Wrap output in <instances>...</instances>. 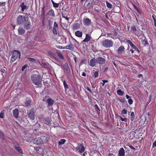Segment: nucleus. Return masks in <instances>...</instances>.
<instances>
[{"label":"nucleus","mask_w":156,"mask_h":156,"mask_svg":"<svg viewBox=\"0 0 156 156\" xmlns=\"http://www.w3.org/2000/svg\"><path fill=\"white\" fill-rule=\"evenodd\" d=\"M33 83L36 85H39L41 82V76L38 74H34L31 77Z\"/></svg>","instance_id":"nucleus-1"},{"label":"nucleus","mask_w":156,"mask_h":156,"mask_svg":"<svg viewBox=\"0 0 156 156\" xmlns=\"http://www.w3.org/2000/svg\"><path fill=\"white\" fill-rule=\"evenodd\" d=\"M29 17L27 16H22V15L19 16L16 19L17 22L19 24H22L25 21L28 20Z\"/></svg>","instance_id":"nucleus-2"},{"label":"nucleus","mask_w":156,"mask_h":156,"mask_svg":"<svg viewBox=\"0 0 156 156\" xmlns=\"http://www.w3.org/2000/svg\"><path fill=\"white\" fill-rule=\"evenodd\" d=\"M21 53L20 51L17 50H14L13 52L11 59V62H14L19 57L20 58V57Z\"/></svg>","instance_id":"nucleus-3"},{"label":"nucleus","mask_w":156,"mask_h":156,"mask_svg":"<svg viewBox=\"0 0 156 156\" xmlns=\"http://www.w3.org/2000/svg\"><path fill=\"white\" fill-rule=\"evenodd\" d=\"M102 44L104 47L108 48L112 47L113 44V43L110 40L105 39L102 41Z\"/></svg>","instance_id":"nucleus-4"},{"label":"nucleus","mask_w":156,"mask_h":156,"mask_svg":"<svg viewBox=\"0 0 156 156\" xmlns=\"http://www.w3.org/2000/svg\"><path fill=\"white\" fill-rule=\"evenodd\" d=\"M35 111L34 108H32L27 112L28 116L31 120H34L35 119Z\"/></svg>","instance_id":"nucleus-5"},{"label":"nucleus","mask_w":156,"mask_h":156,"mask_svg":"<svg viewBox=\"0 0 156 156\" xmlns=\"http://www.w3.org/2000/svg\"><path fill=\"white\" fill-rule=\"evenodd\" d=\"M41 144H43L47 142L49 140V136H43L39 137Z\"/></svg>","instance_id":"nucleus-6"},{"label":"nucleus","mask_w":156,"mask_h":156,"mask_svg":"<svg viewBox=\"0 0 156 156\" xmlns=\"http://www.w3.org/2000/svg\"><path fill=\"white\" fill-rule=\"evenodd\" d=\"M76 151H78L79 153H82L85 150V148L82 144H78V146L76 148Z\"/></svg>","instance_id":"nucleus-7"},{"label":"nucleus","mask_w":156,"mask_h":156,"mask_svg":"<svg viewBox=\"0 0 156 156\" xmlns=\"http://www.w3.org/2000/svg\"><path fill=\"white\" fill-rule=\"evenodd\" d=\"M92 1H90V0H87L83 5L84 9H88L92 4Z\"/></svg>","instance_id":"nucleus-8"},{"label":"nucleus","mask_w":156,"mask_h":156,"mask_svg":"<svg viewBox=\"0 0 156 156\" xmlns=\"http://www.w3.org/2000/svg\"><path fill=\"white\" fill-rule=\"evenodd\" d=\"M105 59L102 57H99L96 58V62L97 63L103 64L105 63Z\"/></svg>","instance_id":"nucleus-9"},{"label":"nucleus","mask_w":156,"mask_h":156,"mask_svg":"<svg viewBox=\"0 0 156 156\" xmlns=\"http://www.w3.org/2000/svg\"><path fill=\"white\" fill-rule=\"evenodd\" d=\"M83 22L84 25L86 26H89L91 24V20L87 18L84 19Z\"/></svg>","instance_id":"nucleus-10"},{"label":"nucleus","mask_w":156,"mask_h":156,"mask_svg":"<svg viewBox=\"0 0 156 156\" xmlns=\"http://www.w3.org/2000/svg\"><path fill=\"white\" fill-rule=\"evenodd\" d=\"M96 63H97L96 59H95L94 58H93L90 60L89 62V65L91 66L94 67L95 66Z\"/></svg>","instance_id":"nucleus-11"},{"label":"nucleus","mask_w":156,"mask_h":156,"mask_svg":"<svg viewBox=\"0 0 156 156\" xmlns=\"http://www.w3.org/2000/svg\"><path fill=\"white\" fill-rule=\"evenodd\" d=\"M25 22H26L24 25V28L27 30L29 29L31 26L30 22L28 21V20L25 21Z\"/></svg>","instance_id":"nucleus-12"},{"label":"nucleus","mask_w":156,"mask_h":156,"mask_svg":"<svg viewBox=\"0 0 156 156\" xmlns=\"http://www.w3.org/2000/svg\"><path fill=\"white\" fill-rule=\"evenodd\" d=\"M32 141L34 144H41L39 137L33 139L32 140Z\"/></svg>","instance_id":"nucleus-13"},{"label":"nucleus","mask_w":156,"mask_h":156,"mask_svg":"<svg viewBox=\"0 0 156 156\" xmlns=\"http://www.w3.org/2000/svg\"><path fill=\"white\" fill-rule=\"evenodd\" d=\"M63 67L66 70V72L68 73H70L71 71L69 68L68 65L67 63H65L63 66Z\"/></svg>","instance_id":"nucleus-14"},{"label":"nucleus","mask_w":156,"mask_h":156,"mask_svg":"<svg viewBox=\"0 0 156 156\" xmlns=\"http://www.w3.org/2000/svg\"><path fill=\"white\" fill-rule=\"evenodd\" d=\"M44 123L47 125H49L51 123V120L49 117H47L44 119Z\"/></svg>","instance_id":"nucleus-15"},{"label":"nucleus","mask_w":156,"mask_h":156,"mask_svg":"<svg viewBox=\"0 0 156 156\" xmlns=\"http://www.w3.org/2000/svg\"><path fill=\"white\" fill-rule=\"evenodd\" d=\"M124 48L123 46H120L117 51V53L118 54H122L124 51Z\"/></svg>","instance_id":"nucleus-16"},{"label":"nucleus","mask_w":156,"mask_h":156,"mask_svg":"<svg viewBox=\"0 0 156 156\" xmlns=\"http://www.w3.org/2000/svg\"><path fill=\"white\" fill-rule=\"evenodd\" d=\"M18 144L14 145L15 148L20 153L23 154V151L20 147L18 146Z\"/></svg>","instance_id":"nucleus-17"},{"label":"nucleus","mask_w":156,"mask_h":156,"mask_svg":"<svg viewBox=\"0 0 156 156\" xmlns=\"http://www.w3.org/2000/svg\"><path fill=\"white\" fill-rule=\"evenodd\" d=\"M119 156H124V150L123 148H121L119 151Z\"/></svg>","instance_id":"nucleus-18"},{"label":"nucleus","mask_w":156,"mask_h":156,"mask_svg":"<svg viewBox=\"0 0 156 156\" xmlns=\"http://www.w3.org/2000/svg\"><path fill=\"white\" fill-rule=\"evenodd\" d=\"M18 31L19 35H22L25 33V30L22 27H20L18 29Z\"/></svg>","instance_id":"nucleus-19"},{"label":"nucleus","mask_w":156,"mask_h":156,"mask_svg":"<svg viewBox=\"0 0 156 156\" xmlns=\"http://www.w3.org/2000/svg\"><path fill=\"white\" fill-rule=\"evenodd\" d=\"M47 102L48 103V106H52L54 102V101L51 98L48 99Z\"/></svg>","instance_id":"nucleus-20"},{"label":"nucleus","mask_w":156,"mask_h":156,"mask_svg":"<svg viewBox=\"0 0 156 156\" xmlns=\"http://www.w3.org/2000/svg\"><path fill=\"white\" fill-rule=\"evenodd\" d=\"M48 55L53 58L55 60L57 59V58L55 57V55L51 51H49L48 52Z\"/></svg>","instance_id":"nucleus-21"},{"label":"nucleus","mask_w":156,"mask_h":156,"mask_svg":"<svg viewBox=\"0 0 156 156\" xmlns=\"http://www.w3.org/2000/svg\"><path fill=\"white\" fill-rule=\"evenodd\" d=\"M13 114L14 117L16 118H17L18 117V110L17 109H15L13 111Z\"/></svg>","instance_id":"nucleus-22"},{"label":"nucleus","mask_w":156,"mask_h":156,"mask_svg":"<svg viewBox=\"0 0 156 156\" xmlns=\"http://www.w3.org/2000/svg\"><path fill=\"white\" fill-rule=\"evenodd\" d=\"M65 49H69L71 51H73L74 49V46L73 44H70L69 45H68L65 47Z\"/></svg>","instance_id":"nucleus-23"},{"label":"nucleus","mask_w":156,"mask_h":156,"mask_svg":"<svg viewBox=\"0 0 156 156\" xmlns=\"http://www.w3.org/2000/svg\"><path fill=\"white\" fill-rule=\"evenodd\" d=\"M47 14L50 16H52L53 17L55 16L54 12L52 9H51L47 13Z\"/></svg>","instance_id":"nucleus-24"},{"label":"nucleus","mask_w":156,"mask_h":156,"mask_svg":"<svg viewBox=\"0 0 156 156\" xmlns=\"http://www.w3.org/2000/svg\"><path fill=\"white\" fill-rule=\"evenodd\" d=\"M90 36L88 34H86V38L83 40V42H87L90 41Z\"/></svg>","instance_id":"nucleus-25"},{"label":"nucleus","mask_w":156,"mask_h":156,"mask_svg":"<svg viewBox=\"0 0 156 156\" xmlns=\"http://www.w3.org/2000/svg\"><path fill=\"white\" fill-rule=\"evenodd\" d=\"M75 34L77 37H82V33L80 31L77 30L75 32Z\"/></svg>","instance_id":"nucleus-26"},{"label":"nucleus","mask_w":156,"mask_h":156,"mask_svg":"<svg viewBox=\"0 0 156 156\" xmlns=\"http://www.w3.org/2000/svg\"><path fill=\"white\" fill-rule=\"evenodd\" d=\"M80 27V25L77 23L74 24L73 26V28L74 30H77Z\"/></svg>","instance_id":"nucleus-27"},{"label":"nucleus","mask_w":156,"mask_h":156,"mask_svg":"<svg viewBox=\"0 0 156 156\" xmlns=\"http://www.w3.org/2000/svg\"><path fill=\"white\" fill-rule=\"evenodd\" d=\"M127 43L129 44L130 45L135 49H137V48L133 44V43L129 40L127 41Z\"/></svg>","instance_id":"nucleus-28"},{"label":"nucleus","mask_w":156,"mask_h":156,"mask_svg":"<svg viewBox=\"0 0 156 156\" xmlns=\"http://www.w3.org/2000/svg\"><path fill=\"white\" fill-rule=\"evenodd\" d=\"M20 6L22 8V11L23 12L25 9H26L27 6L24 5V3L23 2Z\"/></svg>","instance_id":"nucleus-29"},{"label":"nucleus","mask_w":156,"mask_h":156,"mask_svg":"<svg viewBox=\"0 0 156 156\" xmlns=\"http://www.w3.org/2000/svg\"><path fill=\"white\" fill-rule=\"evenodd\" d=\"M56 53L59 56V58L61 59H64V58L63 56H62V54L60 53V52L58 51H56Z\"/></svg>","instance_id":"nucleus-30"},{"label":"nucleus","mask_w":156,"mask_h":156,"mask_svg":"<svg viewBox=\"0 0 156 156\" xmlns=\"http://www.w3.org/2000/svg\"><path fill=\"white\" fill-rule=\"evenodd\" d=\"M31 103V101L30 100L27 101L25 102V105L27 106H28L30 105Z\"/></svg>","instance_id":"nucleus-31"},{"label":"nucleus","mask_w":156,"mask_h":156,"mask_svg":"<svg viewBox=\"0 0 156 156\" xmlns=\"http://www.w3.org/2000/svg\"><path fill=\"white\" fill-rule=\"evenodd\" d=\"M107 7L109 9H112V5L107 1L106 2Z\"/></svg>","instance_id":"nucleus-32"},{"label":"nucleus","mask_w":156,"mask_h":156,"mask_svg":"<svg viewBox=\"0 0 156 156\" xmlns=\"http://www.w3.org/2000/svg\"><path fill=\"white\" fill-rule=\"evenodd\" d=\"M131 116L130 120L131 121H133L135 118L134 113L133 112H131Z\"/></svg>","instance_id":"nucleus-33"},{"label":"nucleus","mask_w":156,"mask_h":156,"mask_svg":"<svg viewBox=\"0 0 156 156\" xmlns=\"http://www.w3.org/2000/svg\"><path fill=\"white\" fill-rule=\"evenodd\" d=\"M53 6L55 8H57L58 7L59 4L55 3L52 0H51Z\"/></svg>","instance_id":"nucleus-34"},{"label":"nucleus","mask_w":156,"mask_h":156,"mask_svg":"<svg viewBox=\"0 0 156 156\" xmlns=\"http://www.w3.org/2000/svg\"><path fill=\"white\" fill-rule=\"evenodd\" d=\"M66 142V140L64 139H61L58 142L59 145H62L64 144Z\"/></svg>","instance_id":"nucleus-35"},{"label":"nucleus","mask_w":156,"mask_h":156,"mask_svg":"<svg viewBox=\"0 0 156 156\" xmlns=\"http://www.w3.org/2000/svg\"><path fill=\"white\" fill-rule=\"evenodd\" d=\"M117 94L119 95L122 96L123 95L124 93L120 89L119 90L117 91Z\"/></svg>","instance_id":"nucleus-36"},{"label":"nucleus","mask_w":156,"mask_h":156,"mask_svg":"<svg viewBox=\"0 0 156 156\" xmlns=\"http://www.w3.org/2000/svg\"><path fill=\"white\" fill-rule=\"evenodd\" d=\"M94 107L95 108V110H96V111H97V112L99 113L100 112V109L99 108L98 106V105H94Z\"/></svg>","instance_id":"nucleus-37"},{"label":"nucleus","mask_w":156,"mask_h":156,"mask_svg":"<svg viewBox=\"0 0 156 156\" xmlns=\"http://www.w3.org/2000/svg\"><path fill=\"white\" fill-rule=\"evenodd\" d=\"M142 42L144 46H145L146 45L148 44L147 41L145 39L142 40Z\"/></svg>","instance_id":"nucleus-38"},{"label":"nucleus","mask_w":156,"mask_h":156,"mask_svg":"<svg viewBox=\"0 0 156 156\" xmlns=\"http://www.w3.org/2000/svg\"><path fill=\"white\" fill-rule=\"evenodd\" d=\"M63 85L65 90H66L68 88V84H67L66 81L65 80L63 81Z\"/></svg>","instance_id":"nucleus-39"},{"label":"nucleus","mask_w":156,"mask_h":156,"mask_svg":"<svg viewBox=\"0 0 156 156\" xmlns=\"http://www.w3.org/2000/svg\"><path fill=\"white\" fill-rule=\"evenodd\" d=\"M61 13H62V17H63L64 18H65L66 20H67L68 21L69 19L68 17H67V16H63V15H64V13L62 12H61Z\"/></svg>","instance_id":"nucleus-40"},{"label":"nucleus","mask_w":156,"mask_h":156,"mask_svg":"<svg viewBox=\"0 0 156 156\" xmlns=\"http://www.w3.org/2000/svg\"><path fill=\"white\" fill-rule=\"evenodd\" d=\"M4 117V111H2L0 113V118H3Z\"/></svg>","instance_id":"nucleus-41"},{"label":"nucleus","mask_w":156,"mask_h":156,"mask_svg":"<svg viewBox=\"0 0 156 156\" xmlns=\"http://www.w3.org/2000/svg\"><path fill=\"white\" fill-rule=\"evenodd\" d=\"M53 33L55 34H57V32L56 28H53L52 30Z\"/></svg>","instance_id":"nucleus-42"},{"label":"nucleus","mask_w":156,"mask_h":156,"mask_svg":"<svg viewBox=\"0 0 156 156\" xmlns=\"http://www.w3.org/2000/svg\"><path fill=\"white\" fill-rule=\"evenodd\" d=\"M27 59L31 62H35L36 61V60L33 58L28 57Z\"/></svg>","instance_id":"nucleus-43"},{"label":"nucleus","mask_w":156,"mask_h":156,"mask_svg":"<svg viewBox=\"0 0 156 156\" xmlns=\"http://www.w3.org/2000/svg\"><path fill=\"white\" fill-rule=\"evenodd\" d=\"M133 101L132 99H131L130 98H129L128 99V102L129 105L132 104L133 103Z\"/></svg>","instance_id":"nucleus-44"},{"label":"nucleus","mask_w":156,"mask_h":156,"mask_svg":"<svg viewBox=\"0 0 156 156\" xmlns=\"http://www.w3.org/2000/svg\"><path fill=\"white\" fill-rule=\"evenodd\" d=\"M98 71H95L94 72V76L95 77H96L98 76Z\"/></svg>","instance_id":"nucleus-45"},{"label":"nucleus","mask_w":156,"mask_h":156,"mask_svg":"<svg viewBox=\"0 0 156 156\" xmlns=\"http://www.w3.org/2000/svg\"><path fill=\"white\" fill-rule=\"evenodd\" d=\"M27 67V65L26 64L24 65L22 68L21 70L22 71H23L24 69L26 68Z\"/></svg>","instance_id":"nucleus-46"},{"label":"nucleus","mask_w":156,"mask_h":156,"mask_svg":"<svg viewBox=\"0 0 156 156\" xmlns=\"http://www.w3.org/2000/svg\"><path fill=\"white\" fill-rule=\"evenodd\" d=\"M119 117L120 118V119L122 121H126V118H123L121 116H119Z\"/></svg>","instance_id":"nucleus-47"},{"label":"nucleus","mask_w":156,"mask_h":156,"mask_svg":"<svg viewBox=\"0 0 156 156\" xmlns=\"http://www.w3.org/2000/svg\"><path fill=\"white\" fill-rule=\"evenodd\" d=\"M58 26V25L56 23V22H54V25L53 28H56Z\"/></svg>","instance_id":"nucleus-48"},{"label":"nucleus","mask_w":156,"mask_h":156,"mask_svg":"<svg viewBox=\"0 0 156 156\" xmlns=\"http://www.w3.org/2000/svg\"><path fill=\"white\" fill-rule=\"evenodd\" d=\"M4 137V135L3 133L0 131V138H3Z\"/></svg>","instance_id":"nucleus-49"},{"label":"nucleus","mask_w":156,"mask_h":156,"mask_svg":"<svg viewBox=\"0 0 156 156\" xmlns=\"http://www.w3.org/2000/svg\"><path fill=\"white\" fill-rule=\"evenodd\" d=\"M42 16H44V15H45V12H44V7H43V8H42Z\"/></svg>","instance_id":"nucleus-50"},{"label":"nucleus","mask_w":156,"mask_h":156,"mask_svg":"<svg viewBox=\"0 0 156 156\" xmlns=\"http://www.w3.org/2000/svg\"><path fill=\"white\" fill-rule=\"evenodd\" d=\"M102 81H103V83H102L101 82L100 83V84L102 83V85L103 86L104 85L105 83L108 82V81L107 80H103Z\"/></svg>","instance_id":"nucleus-51"},{"label":"nucleus","mask_w":156,"mask_h":156,"mask_svg":"<svg viewBox=\"0 0 156 156\" xmlns=\"http://www.w3.org/2000/svg\"><path fill=\"white\" fill-rule=\"evenodd\" d=\"M122 114H126L127 113V111L125 109H123L122 112Z\"/></svg>","instance_id":"nucleus-52"},{"label":"nucleus","mask_w":156,"mask_h":156,"mask_svg":"<svg viewBox=\"0 0 156 156\" xmlns=\"http://www.w3.org/2000/svg\"><path fill=\"white\" fill-rule=\"evenodd\" d=\"M95 11L97 12H99V11L98 9V7H96L94 8Z\"/></svg>","instance_id":"nucleus-53"},{"label":"nucleus","mask_w":156,"mask_h":156,"mask_svg":"<svg viewBox=\"0 0 156 156\" xmlns=\"http://www.w3.org/2000/svg\"><path fill=\"white\" fill-rule=\"evenodd\" d=\"M156 147V140H155L153 144L152 147Z\"/></svg>","instance_id":"nucleus-54"},{"label":"nucleus","mask_w":156,"mask_h":156,"mask_svg":"<svg viewBox=\"0 0 156 156\" xmlns=\"http://www.w3.org/2000/svg\"><path fill=\"white\" fill-rule=\"evenodd\" d=\"M132 28L133 30L134 31H135L136 30V29L135 27L134 26H133L132 27Z\"/></svg>","instance_id":"nucleus-55"},{"label":"nucleus","mask_w":156,"mask_h":156,"mask_svg":"<svg viewBox=\"0 0 156 156\" xmlns=\"http://www.w3.org/2000/svg\"><path fill=\"white\" fill-rule=\"evenodd\" d=\"M1 71L2 72L4 73H6V71L4 69H1Z\"/></svg>","instance_id":"nucleus-56"},{"label":"nucleus","mask_w":156,"mask_h":156,"mask_svg":"<svg viewBox=\"0 0 156 156\" xmlns=\"http://www.w3.org/2000/svg\"><path fill=\"white\" fill-rule=\"evenodd\" d=\"M119 100L120 102H121L122 103H123L124 102V100L123 99H122V98L121 99H119Z\"/></svg>","instance_id":"nucleus-57"},{"label":"nucleus","mask_w":156,"mask_h":156,"mask_svg":"<svg viewBox=\"0 0 156 156\" xmlns=\"http://www.w3.org/2000/svg\"><path fill=\"white\" fill-rule=\"evenodd\" d=\"M86 89L87 90H88V91H89V92H90V93H92V92L91 90L88 87H87Z\"/></svg>","instance_id":"nucleus-58"},{"label":"nucleus","mask_w":156,"mask_h":156,"mask_svg":"<svg viewBox=\"0 0 156 156\" xmlns=\"http://www.w3.org/2000/svg\"><path fill=\"white\" fill-rule=\"evenodd\" d=\"M129 146V147L131 148L132 149H133V150H135V148L133 147V146H132L131 145H130Z\"/></svg>","instance_id":"nucleus-59"},{"label":"nucleus","mask_w":156,"mask_h":156,"mask_svg":"<svg viewBox=\"0 0 156 156\" xmlns=\"http://www.w3.org/2000/svg\"><path fill=\"white\" fill-rule=\"evenodd\" d=\"M133 72L134 73H136L137 72V71L136 69H134L133 70Z\"/></svg>","instance_id":"nucleus-60"},{"label":"nucleus","mask_w":156,"mask_h":156,"mask_svg":"<svg viewBox=\"0 0 156 156\" xmlns=\"http://www.w3.org/2000/svg\"><path fill=\"white\" fill-rule=\"evenodd\" d=\"M126 98H127V99H129V98H131V97H130V96H129V95H126Z\"/></svg>","instance_id":"nucleus-61"},{"label":"nucleus","mask_w":156,"mask_h":156,"mask_svg":"<svg viewBox=\"0 0 156 156\" xmlns=\"http://www.w3.org/2000/svg\"><path fill=\"white\" fill-rule=\"evenodd\" d=\"M133 6H134V8H135L136 9V10H137L138 11V9H137V8L136 6L135 5H133Z\"/></svg>","instance_id":"nucleus-62"},{"label":"nucleus","mask_w":156,"mask_h":156,"mask_svg":"<svg viewBox=\"0 0 156 156\" xmlns=\"http://www.w3.org/2000/svg\"><path fill=\"white\" fill-rule=\"evenodd\" d=\"M105 18H106L107 19H109L108 17V15L107 14H105Z\"/></svg>","instance_id":"nucleus-63"},{"label":"nucleus","mask_w":156,"mask_h":156,"mask_svg":"<svg viewBox=\"0 0 156 156\" xmlns=\"http://www.w3.org/2000/svg\"><path fill=\"white\" fill-rule=\"evenodd\" d=\"M82 75L83 76H86V73L84 72H83L82 73Z\"/></svg>","instance_id":"nucleus-64"}]
</instances>
